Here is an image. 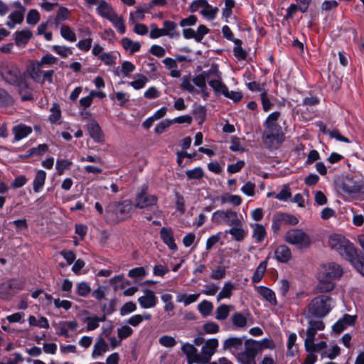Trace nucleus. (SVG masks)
Masks as SVG:
<instances>
[{
    "instance_id": "obj_1",
    "label": "nucleus",
    "mask_w": 364,
    "mask_h": 364,
    "mask_svg": "<svg viewBox=\"0 0 364 364\" xmlns=\"http://www.w3.org/2000/svg\"><path fill=\"white\" fill-rule=\"evenodd\" d=\"M0 75L6 83L18 87L22 101L33 100V94L30 91V85L27 81L28 75L26 72L22 73L16 63L1 61L0 63Z\"/></svg>"
},
{
    "instance_id": "obj_2",
    "label": "nucleus",
    "mask_w": 364,
    "mask_h": 364,
    "mask_svg": "<svg viewBox=\"0 0 364 364\" xmlns=\"http://www.w3.org/2000/svg\"><path fill=\"white\" fill-rule=\"evenodd\" d=\"M328 245L343 258L349 261L354 268L364 277V257L355 248L353 243L339 234H334L328 238Z\"/></svg>"
},
{
    "instance_id": "obj_3",
    "label": "nucleus",
    "mask_w": 364,
    "mask_h": 364,
    "mask_svg": "<svg viewBox=\"0 0 364 364\" xmlns=\"http://www.w3.org/2000/svg\"><path fill=\"white\" fill-rule=\"evenodd\" d=\"M134 208V203L129 199L111 202L105 208L104 218L108 223L117 224L130 218Z\"/></svg>"
},
{
    "instance_id": "obj_4",
    "label": "nucleus",
    "mask_w": 364,
    "mask_h": 364,
    "mask_svg": "<svg viewBox=\"0 0 364 364\" xmlns=\"http://www.w3.org/2000/svg\"><path fill=\"white\" fill-rule=\"evenodd\" d=\"M337 191L351 198L364 200V181L346 176L336 182Z\"/></svg>"
},
{
    "instance_id": "obj_5",
    "label": "nucleus",
    "mask_w": 364,
    "mask_h": 364,
    "mask_svg": "<svg viewBox=\"0 0 364 364\" xmlns=\"http://www.w3.org/2000/svg\"><path fill=\"white\" fill-rule=\"evenodd\" d=\"M333 299L328 295L314 297L308 305V314L311 317L322 318L333 309Z\"/></svg>"
},
{
    "instance_id": "obj_6",
    "label": "nucleus",
    "mask_w": 364,
    "mask_h": 364,
    "mask_svg": "<svg viewBox=\"0 0 364 364\" xmlns=\"http://www.w3.org/2000/svg\"><path fill=\"white\" fill-rule=\"evenodd\" d=\"M284 238L287 243L295 245L300 250L308 249L312 244L311 237L302 229H291L285 233Z\"/></svg>"
},
{
    "instance_id": "obj_7",
    "label": "nucleus",
    "mask_w": 364,
    "mask_h": 364,
    "mask_svg": "<svg viewBox=\"0 0 364 364\" xmlns=\"http://www.w3.org/2000/svg\"><path fill=\"white\" fill-rule=\"evenodd\" d=\"M264 131L262 139L269 148H272L275 145L277 146L282 142L283 134L282 127L279 124L264 122Z\"/></svg>"
},
{
    "instance_id": "obj_8",
    "label": "nucleus",
    "mask_w": 364,
    "mask_h": 364,
    "mask_svg": "<svg viewBox=\"0 0 364 364\" xmlns=\"http://www.w3.org/2000/svg\"><path fill=\"white\" fill-rule=\"evenodd\" d=\"M260 348L259 344L255 340L249 339L245 342V350L236 355L240 364H257L255 358Z\"/></svg>"
},
{
    "instance_id": "obj_9",
    "label": "nucleus",
    "mask_w": 364,
    "mask_h": 364,
    "mask_svg": "<svg viewBox=\"0 0 364 364\" xmlns=\"http://www.w3.org/2000/svg\"><path fill=\"white\" fill-rule=\"evenodd\" d=\"M158 197L156 195H151L148 193V186L143 185L136 192L134 198V208L144 209L156 205Z\"/></svg>"
},
{
    "instance_id": "obj_10",
    "label": "nucleus",
    "mask_w": 364,
    "mask_h": 364,
    "mask_svg": "<svg viewBox=\"0 0 364 364\" xmlns=\"http://www.w3.org/2000/svg\"><path fill=\"white\" fill-rule=\"evenodd\" d=\"M217 223H224L230 226H242V217H239L235 211L232 210H217L213 213Z\"/></svg>"
},
{
    "instance_id": "obj_11",
    "label": "nucleus",
    "mask_w": 364,
    "mask_h": 364,
    "mask_svg": "<svg viewBox=\"0 0 364 364\" xmlns=\"http://www.w3.org/2000/svg\"><path fill=\"white\" fill-rule=\"evenodd\" d=\"M343 274V269L341 266L334 262L323 264L319 272L325 279L332 281L340 279Z\"/></svg>"
},
{
    "instance_id": "obj_12",
    "label": "nucleus",
    "mask_w": 364,
    "mask_h": 364,
    "mask_svg": "<svg viewBox=\"0 0 364 364\" xmlns=\"http://www.w3.org/2000/svg\"><path fill=\"white\" fill-rule=\"evenodd\" d=\"M218 346V341L216 338L208 340L203 346L201 349L200 359L201 363H207L215 353Z\"/></svg>"
},
{
    "instance_id": "obj_13",
    "label": "nucleus",
    "mask_w": 364,
    "mask_h": 364,
    "mask_svg": "<svg viewBox=\"0 0 364 364\" xmlns=\"http://www.w3.org/2000/svg\"><path fill=\"white\" fill-rule=\"evenodd\" d=\"M243 346V340L242 338L239 337H230L225 340L223 348L225 350L230 351L232 354H237L240 351H242Z\"/></svg>"
},
{
    "instance_id": "obj_14",
    "label": "nucleus",
    "mask_w": 364,
    "mask_h": 364,
    "mask_svg": "<svg viewBox=\"0 0 364 364\" xmlns=\"http://www.w3.org/2000/svg\"><path fill=\"white\" fill-rule=\"evenodd\" d=\"M144 294L138 299L140 306L143 309H151L156 306L158 299L154 291L144 290Z\"/></svg>"
},
{
    "instance_id": "obj_15",
    "label": "nucleus",
    "mask_w": 364,
    "mask_h": 364,
    "mask_svg": "<svg viewBox=\"0 0 364 364\" xmlns=\"http://www.w3.org/2000/svg\"><path fill=\"white\" fill-rule=\"evenodd\" d=\"M160 237L163 242L166 244L170 250H177V245L175 242L173 232L171 228H162L160 230Z\"/></svg>"
},
{
    "instance_id": "obj_16",
    "label": "nucleus",
    "mask_w": 364,
    "mask_h": 364,
    "mask_svg": "<svg viewBox=\"0 0 364 364\" xmlns=\"http://www.w3.org/2000/svg\"><path fill=\"white\" fill-rule=\"evenodd\" d=\"M181 350L186 355L189 364L193 363H201L200 355L197 353V349L193 344L185 343L181 347Z\"/></svg>"
},
{
    "instance_id": "obj_17",
    "label": "nucleus",
    "mask_w": 364,
    "mask_h": 364,
    "mask_svg": "<svg viewBox=\"0 0 364 364\" xmlns=\"http://www.w3.org/2000/svg\"><path fill=\"white\" fill-rule=\"evenodd\" d=\"M354 322L355 316L349 314H345L333 326V331L337 333H341L346 328L352 326Z\"/></svg>"
},
{
    "instance_id": "obj_18",
    "label": "nucleus",
    "mask_w": 364,
    "mask_h": 364,
    "mask_svg": "<svg viewBox=\"0 0 364 364\" xmlns=\"http://www.w3.org/2000/svg\"><path fill=\"white\" fill-rule=\"evenodd\" d=\"M274 255L278 262L287 263L291 258V252L290 248L287 245H280L275 249Z\"/></svg>"
},
{
    "instance_id": "obj_19",
    "label": "nucleus",
    "mask_w": 364,
    "mask_h": 364,
    "mask_svg": "<svg viewBox=\"0 0 364 364\" xmlns=\"http://www.w3.org/2000/svg\"><path fill=\"white\" fill-rule=\"evenodd\" d=\"M96 11L101 17L107 20L116 12L112 5L105 0L99 1Z\"/></svg>"
},
{
    "instance_id": "obj_20",
    "label": "nucleus",
    "mask_w": 364,
    "mask_h": 364,
    "mask_svg": "<svg viewBox=\"0 0 364 364\" xmlns=\"http://www.w3.org/2000/svg\"><path fill=\"white\" fill-rule=\"evenodd\" d=\"M252 229V237L256 243L262 242L267 236V230L264 225L259 223L250 225Z\"/></svg>"
},
{
    "instance_id": "obj_21",
    "label": "nucleus",
    "mask_w": 364,
    "mask_h": 364,
    "mask_svg": "<svg viewBox=\"0 0 364 364\" xmlns=\"http://www.w3.org/2000/svg\"><path fill=\"white\" fill-rule=\"evenodd\" d=\"M15 44L17 46H26L31 38L33 33L28 28L18 31L14 33Z\"/></svg>"
},
{
    "instance_id": "obj_22",
    "label": "nucleus",
    "mask_w": 364,
    "mask_h": 364,
    "mask_svg": "<svg viewBox=\"0 0 364 364\" xmlns=\"http://www.w3.org/2000/svg\"><path fill=\"white\" fill-rule=\"evenodd\" d=\"M257 292L272 306L277 305V301L276 299L275 293L269 288L259 286L257 287Z\"/></svg>"
},
{
    "instance_id": "obj_23",
    "label": "nucleus",
    "mask_w": 364,
    "mask_h": 364,
    "mask_svg": "<svg viewBox=\"0 0 364 364\" xmlns=\"http://www.w3.org/2000/svg\"><path fill=\"white\" fill-rule=\"evenodd\" d=\"M25 13L14 11L8 16L6 25L11 29L14 28L16 24H21L24 19Z\"/></svg>"
},
{
    "instance_id": "obj_24",
    "label": "nucleus",
    "mask_w": 364,
    "mask_h": 364,
    "mask_svg": "<svg viewBox=\"0 0 364 364\" xmlns=\"http://www.w3.org/2000/svg\"><path fill=\"white\" fill-rule=\"evenodd\" d=\"M77 327L78 323L76 320L70 321H61L58 324L59 332H58V334L59 336H63L67 338L69 336V329L73 331L75 330Z\"/></svg>"
},
{
    "instance_id": "obj_25",
    "label": "nucleus",
    "mask_w": 364,
    "mask_h": 364,
    "mask_svg": "<svg viewBox=\"0 0 364 364\" xmlns=\"http://www.w3.org/2000/svg\"><path fill=\"white\" fill-rule=\"evenodd\" d=\"M108 350L109 346L105 340L102 337H99L94 345L92 356L93 358H97Z\"/></svg>"
},
{
    "instance_id": "obj_26",
    "label": "nucleus",
    "mask_w": 364,
    "mask_h": 364,
    "mask_svg": "<svg viewBox=\"0 0 364 364\" xmlns=\"http://www.w3.org/2000/svg\"><path fill=\"white\" fill-rule=\"evenodd\" d=\"M87 130L90 136L95 141H100L103 138L102 132L98 123L92 121L87 124Z\"/></svg>"
},
{
    "instance_id": "obj_27",
    "label": "nucleus",
    "mask_w": 364,
    "mask_h": 364,
    "mask_svg": "<svg viewBox=\"0 0 364 364\" xmlns=\"http://www.w3.org/2000/svg\"><path fill=\"white\" fill-rule=\"evenodd\" d=\"M163 26L164 36H168L171 38L179 37L180 34L177 31V24L174 21H165L163 23Z\"/></svg>"
},
{
    "instance_id": "obj_28",
    "label": "nucleus",
    "mask_w": 364,
    "mask_h": 364,
    "mask_svg": "<svg viewBox=\"0 0 364 364\" xmlns=\"http://www.w3.org/2000/svg\"><path fill=\"white\" fill-rule=\"evenodd\" d=\"M121 44L125 50H129L130 54L138 52L141 48V44L139 41H133L129 38L124 37L121 40Z\"/></svg>"
},
{
    "instance_id": "obj_29",
    "label": "nucleus",
    "mask_w": 364,
    "mask_h": 364,
    "mask_svg": "<svg viewBox=\"0 0 364 364\" xmlns=\"http://www.w3.org/2000/svg\"><path fill=\"white\" fill-rule=\"evenodd\" d=\"M50 114L48 119L51 124H61V109L60 105L54 102L50 109Z\"/></svg>"
},
{
    "instance_id": "obj_30",
    "label": "nucleus",
    "mask_w": 364,
    "mask_h": 364,
    "mask_svg": "<svg viewBox=\"0 0 364 364\" xmlns=\"http://www.w3.org/2000/svg\"><path fill=\"white\" fill-rule=\"evenodd\" d=\"M113 26L117 29V31L120 34H124L126 32V26L124 24V19L122 16H119L117 12H115L109 19Z\"/></svg>"
},
{
    "instance_id": "obj_31",
    "label": "nucleus",
    "mask_w": 364,
    "mask_h": 364,
    "mask_svg": "<svg viewBox=\"0 0 364 364\" xmlns=\"http://www.w3.org/2000/svg\"><path fill=\"white\" fill-rule=\"evenodd\" d=\"M46 173L43 170L36 172L33 182V188L35 193H38L45 184Z\"/></svg>"
},
{
    "instance_id": "obj_32",
    "label": "nucleus",
    "mask_w": 364,
    "mask_h": 364,
    "mask_svg": "<svg viewBox=\"0 0 364 364\" xmlns=\"http://www.w3.org/2000/svg\"><path fill=\"white\" fill-rule=\"evenodd\" d=\"M13 132L15 141H19L29 135L32 132V129L31 127L21 124L15 127Z\"/></svg>"
},
{
    "instance_id": "obj_33",
    "label": "nucleus",
    "mask_w": 364,
    "mask_h": 364,
    "mask_svg": "<svg viewBox=\"0 0 364 364\" xmlns=\"http://www.w3.org/2000/svg\"><path fill=\"white\" fill-rule=\"evenodd\" d=\"M14 286L11 281L0 284V299H9L14 294Z\"/></svg>"
},
{
    "instance_id": "obj_34",
    "label": "nucleus",
    "mask_w": 364,
    "mask_h": 364,
    "mask_svg": "<svg viewBox=\"0 0 364 364\" xmlns=\"http://www.w3.org/2000/svg\"><path fill=\"white\" fill-rule=\"evenodd\" d=\"M318 279L319 282L316 288L318 292H328L335 288V284L332 280L325 279L321 274H319Z\"/></svg>"
},
{
    "instance_id": "obj_35",
    "label": "nucleus",
    "mask_w": 364,
    "mask_h": 364,
    "mask_svg": "<svg viewBox=\"0 0 364 364\" xmlns=\"http://www.w3.org/2000/svg\"><path fill=\"white\" fill-rule=\"evenodd\" d=\"M225 233L230 234L232 238L238 242L243 240L247 235V231L242 226H232L230 229L225 230Z\"/></svg>"
},
{
    "instance_id": "obj_36",
    "label": "nucleus",
    "mask_w": 364,
    "mask_h": 364,
    "mask_svg": "<svg viewBox=\"0 0 364 364\" xmlns=\"http://www.w3.org/2000/svg\"><path fill=\"white\" fill-rule=\"evenodd\" d=\"M70 11L69 9L64 6H60L57 11V14L54 18V23L56 26L60 25L62 22L68 20L70 18Z\"/></svg>"
},
{
    "instance_id": "obj_37",
    "label": "nucleus",
    "mask_w": 364,
    "mask_h": 364,
    "mask_svg": "<svg viewBox=\"0 0 364 364\" xmlns=\"http://www.w3.org/2000/svg\"><path fill=\"white\" fill-rule=\"evenodd\" d=\"M200 297V294H193L186 295L185 294H179L176 296V301L183 302L185 306L196 302Z\"/></svg>"
},
{
    "instance_id": "obj_38",
    "label": "nucleus",
    "mask_w": 364,
    "mask_h": 364,
    "mask_svg": "<svg viewBox=\"0 0 364 364\" xmlns=\"http://www.w3.org/2000/svg\"><path fill=\"white\" fill-rule=\"evenodd\" d=\"M267 266V262L266 261H263L259 263V264L256 268V269L254 272V274L252 277V283H258L262 280V279L265 273Z\"/></svg>"
},
{
    "instance_id": "obj_39",
    "label": "nucleus",
    "mask_w": 364,
    "mask_h": 364,
    "mask_svg": "<svg viewBox=\"0 0 364 364\" xmlns=\"http://www.w3.org/2000/svg\"><path fill=\"white\" fill-rule=\"evenodd\" d=\"M13 104L12 96L5 89L0 87V107H7Z\"/></svg>"
},
{
    "instance_id": "obj_40",
    "label": "nucleus",
    "mask_w": 364,
    "mask_h": 364,
    "mask_svg": "<svg viewBox=\"0 0 364 364\" xmlns=\"http://www.w3.org/2000/svg\"><path fill=\"white\" fill-rule=\"evenodd\" d=\"M136 67L132 63L124 61L122 64L120 73L117 70L114 71V74L119 76L121 73L123 77H129L130 74L133 73Z\"/></svg>"
},
{
    "instance_id": "obj_41",
    "label": "nucleus",
    "mask_w": 364,
    "mask_h": 364,
    "mask_svg": "<svg viewBox=\"0 0 364 364\" xmlns=\"http://www.w3.org/2000/svg\"><path fill=\"white\" fill-rule=\"evenodd\" d=\"M61 36L68 41L75 42L77 40L76 35L74 31L67 25H62L60 27Z\"/></svg>"
},
{
    "instance_id": "obj_42",
    "label": "nucleus",
    "mask_w": 364,
    "mask_h": 364,
    "mask_svg": "<svg viewBox=\"0 0 364 364\" xmlns=\"http://www.w3.org/2000/svg\"><path fill=\"white\" fill-rule=\"evenodd\" d=\"M73 165V162L68 159H57L55 168L58 175H63L65 171L69 170Z\"/></svg>"
},
{
    "instance_id": "obj_43",
    "label": "nucleus",
    "mask_w": 364,
    "mask_h": 364,
    "mask_svg": "<svg viewBox=\"0 0 364 364\" xmlns=\"http://www.w3.org/2000/svg\"><path fill=\"white\" fill-rule=\"evenodd\" d=\"M192 82L193 80H191V75H184L181 79L180 87L183 90L187 91L190 93H194L196 88Z\"/></svg>"
},
{
    "instance_id": "obj_44",
    "label": "nucleus",
    "mask_w": 364,
    "mask_h": 364,
    "mask_svg": "<svg viewBox=\"0 0 364 364\" xmlns=\"http://www.w3.org/2000/svg\"><path fill=\"white\" fill-rule=\"evenodd\" d=\"M235 47L233 48V53L235 57L237 60H245L247 53L245 50L242 48V42L240 39L234 41Z\"/></svg>"
},
{
    "instance_id": "obj_45",
    "label": "nucleus",
    "mask_w": 364,
    "mask_h": 364,
    "mask_svg": "<svg viewBox=\"0 0 364 364\" xmlns=\"http://www.w3.org/2000/svg\"><path fill=\"white\" fill-rule=\"evenodd\" d=\"M42 66L37 62L36 65L33 66L30 71L31 77L37 82L43 83Z\"/></svg>"
},
{
    "instance_id": "obj_46",
    "label": "nucleus",
    "mask_w": 364,
    "mask_h": 364,
    "mask_svg": "<svg viewBox=\"0 0 364 364\" xmlns=\"http://www.w3.org/2000/svg\"><path fill=\"white\" fill-rule=\"evenodd\" d=\"M208 84L216 94H223L225 92H228V87L221 80H211L208 82Z\"/></svg>"
},
{
    "instance_id": "obj_47",
    "label": "nucleus",
    "mask_w": 364,
    "mask_h": 364,
    "mask_svg": "<svg viewBox=\"0 0 364 364\" xmlns=\"http://www.w3.org/2000/svg\"><path fill=\"white\" fill-rule=\"evenodd\" d=\"M198 309L203 317H206L212 312L213 309V305L210 301L203 300L200 304H198Z\"/></svg>"
},
{
    "instance_id": "obj_48",
    "label": "nucleus",
    "mask_w": 364,
    "mask_h": 364,
    "mask_svg": "<svg viewBox=\"0 0 364 364\" xmlns=\"http://www.w3.org/2000/svg\"><path fill=\"white\" fill-rule=\"evenodd\" d=\"M235 289V286L230 282H226L222 290L219 292L217 296L218 301H220L225 298H230L232 295V291Z\"/></svg>"
},
{
    "instance_id": "obj_49",
    "label": "nucleus",
    "mask_w": 364,
    "mask_h": 364,
    "mask_svg": "<svg viewBox=\"0 0 364 364\" xmlns=\"http://www.w3.org/2000/svg\"><path fill=\"white\" fill-rule=\"evenodd\" d=\"M218 11L217 7H213L207 1L206 6L201 10L200 14L208 19L213 20L215 18Z\"/></svg>"
},
{
    "instance_id": "obj_50",
    "label": "nucleus",
    "mask_w": 364,
    "mask_h": 364,
    "mask_svg": "<svg viewBox=\"0 0 364 364\" xmlns=\"http://www.w3.org/2000/svg\"><path fill=\"white\" fill-rule=\"evenodd\" d=\"M186 175L188 179L200 180L204 177V171L201 167H196L193 169L187 170Z\"/></svg>"
},
{
    "instance_id": "obj_51",
    "label": "nucleus",
    "mask_w": 364,
    "mask_h": 364,
    "mask_svg": "<svg viewBox=\"0 0 364 364\" xmlns=\"http://www.w3.org/2000/svg\"><path fill=\"white\" fill-rule=\"evenodd\" d=\"M229 306L226 304L220 305L216 309V319L219 321L225 320L229 315Z\"/></svg>"
},
{
    "instance_id": "obj_52",
    "label": "nucleus",
    "mask_w": 364,
    "mask_h": 364,
    "mask_svg": "<svg viewBox=\"0 0 364 364\" xmlns=\"http://www.w3.org/2000/svg\"><path fill=\"white\" fill-rule=\"evenodd\" d=\"M341 353L340 347L337 345L332 346L328 350H324L321 353V358H328L331 360L334 359Z\"/></svg>"
},
{
    "instance_id": "obj_53",
    "label": "nucleus",
    "mask_w": 364,
    "mask_h": 364,
    "mask_svg": "<svg viewBox=\"0 0 364 364\" xmlns=\"http://www.w3.org/2000/svg\"><path fill=\"white\" fill-rule=\"evenodd\" d=\"M232 321L235 326L240 328H243L247 325L246 317L240 312H237L232 316Z\"/></svg>"
},
{
    "instance_id": "obj_54",
    "label": "nucleus",
    "mask_w": 364,
    "mask_h": 364,
    "mask_svg": "<svg viewBox=\"0 0 364 364\" xmlns=\"http://www.w3.org/2000/svg\"><path fill=\"white\" fill-rule=\"evenodd\" d=\"M40 20L39 12L36 9H31L26 16V22L29 25H36Z\"/></svg>"
},
{
    "instance_id": "obj_55",
    "label": "nucleus",
    "mask_w": 364,
    "mask_h": 364,
    "mask_svg": "<svg viewBox=\"0 0 364 364\" xmlns=\"http://www.w3.org/2000/svg\"><path fill=\"white\" fill-rule=\"evenodd\" d=\"M133 329L127 325L117 328V335L120 340H124L133 334Z\"/></svg>"
},
{
    "instance_id": "obj_56",
    "label": "nucleus",
    "mask_w": 364,
    "mask_h": 364,
    "mask_svg": "<svg viewBox=\"0 0 364 364\" xmlns=\"http://www.w3.org/2000/svg\"><path fill=\"white\" fill-rule=\"evenodd\" d=\"M48 150V146L46 144H39L36 147H33L28 150L29 156H42Z\"/></svg>"
},
{
    "instance_id": "obj_57",
    "label": "nucleus",
    "mask_w": 364,
    "mask_h": 364,
    "mask_svg": "<svg viewBox=\"0 0 364 364\" xmlns=\"http://www.w3.org/2000/svg\"><path fill=\"white\" fill-rule=\"evenodd\" d=\"M159 343L164 347L172 348L176 345V341L172 336L164 335L159 338Z\"/></svg>"
},
{
    "instance_id": "obj_58",
    "label": "nucleus",
    "mask_w": 364,
    "mask_h": 364,
    "mask_svg": "<svg viewBox=\"0 0 364 364\" xmlns=\"http://www.w3.org/2000/svg\"><path fill=\"white\" fill-rule=\"evenodd\" d=\"M148 80H149L146 76L141 75H139V79L129 82V85H131L135 90H140L144 87Z\"/></svg>"
},
{
    "instance_id": "obj_59",
    "label": "nucleus",
    "mask_w": 364,
    "mask_h": 364,
    "mask_svg": "<svg viewBox=\"0 0 364 364\" xmlns=\"http://www.w3.org/2000/svg\"><path fill=\"white\" fill-rule=\"evenodd\" d=\"M99 59L102 61L106 65H112L115 64L116 57L111 53H102L99 55Z\"/></svg>"
},
{
    "instance_id": "obj_60",
    "label": "nucleus",
    "mask_w": 364,
    "mask_h": 364,
    "mask_svg": "<svg viewBox=\"0 0 364 364\" xmlns=\"http://www.w3.org/2000/svg\"><path fill=\"white\" fill-rule=\"evenodd\" d=\"M147 274L145 269L142 267H136L130 269L128 276L131 278H143Z\"/></svg>"
},
{
    "instance_id": "obj_61",
    "label": "nucleus",
    "mask_w": 364,
    "mask_h": 364,
    "mask_svg": "<svg viewBox=\"0 0 364 364\" xmlns=\"http://www.w3.org/2000/svg\"><path fill=\"white\" fill-rule=\"evenodd\" d=\"M291 196L290 188L288 186H284L280 192L275 196V198L281 201H287Z\"/></svg>"
},
{
    "instance_id": "obj_62",
    "label": "nucleus",
    "mask_w": 364,
    "mask_h": 364,
    "mask_svg": "<svg viewBox=\"0 0 364 364\" xmlns=\"http://www.w3.org/2000/svg\"><path fill=\"white\" fill-rule=\"evenodd\" d=\"M136 310V305L133 301L125 303L120 309V315L125 316Z\"/></svg>"
},
{
    "instance_id": "obj_63",
    "label": "nucleus",
    "mask_w": 364,
    "mask_h": 364,
    "mask_svg": "<svg viewBox=\"0 0 364 364\" xmlns=\"http://www.w3.org/2000/svg\"><path fill=\"white\" fill-rule=\"evenodd\" d=\"M226 270L225 267L218 266L216 269H213L211 272L210 277L213 279L219 280L225 277Z\"/></svg>"
},
{
    "instance_id": "obj_64",
    "label": "nucleus",
    "mask_w": 364,
    "mask_h": 364,
    "mask_svg": "<svg viewBox=\"0 0 364 364\" xmlns=\"http://www.w3.org/2000/svg\"><path fill=\"white\" fill-rule=\"evenodd\" d=\"M92 39L91 38H87L85 39H82L78 41L76 44V46L82 51L87 52L90 50L92 47Z\"/></svg>"
}]
</instances>
